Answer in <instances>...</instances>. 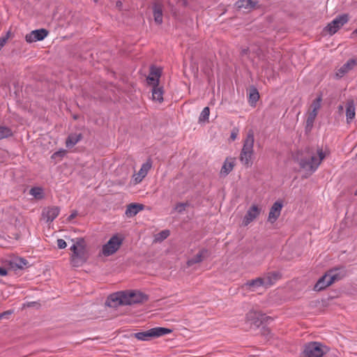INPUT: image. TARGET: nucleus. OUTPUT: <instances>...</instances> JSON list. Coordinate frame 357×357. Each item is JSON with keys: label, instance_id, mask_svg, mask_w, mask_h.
Listing matches in <instances>:
<instances>
[{"label": "nucleus", "instance_id": "nucleus-30", "mask_svg": "<svg viewBox=\"0 0 357 357\" xmlns=\"http://www.w3.org/2000/svg\"><path fill=\"white\" fill-rule=\"evenodd\" d=\"M28 264V261L26 259L24 258H19L17 259L15 262H10V266L12 268H20L22 269L24 268V266H26Z\"/></svg>", "mask_w": 357, "mask_h": 357}, {"label": "nucleus", "instance_id": "nucleus-5", "mask_svg": "<svg viewBox=\"0 0 357 357\" xmlns=\"http://www.w3.org/2000/svg\"><path fill=\"white\" fill-rule=\"evenodd\" d=\"M294 161L299 164L301 169L309 172L310 174L314 172L320 165V162H317V158L314 155L310 156V158H299V153L294 157Z\"/></svg>", "mask_w": 357, "mask_h": 357}, {"label": "nucleus", "instance_id": "nucleus-18", "mask_svg": "<svg viewBox=\"0 0 357 357\" xmlns=\"http://www.w3.org/2000/svg\"><path fill=\"white\" fill-rule=\"evenodd\" d=\"M333 284V282H330V278L327 272L322 275L316 282L313 289L316 291H320L325 289L326 287Z\"/></svg>", "mask_w": 357, "mask_h": 357}, {"label": "nucleus", "instance_id": "nucleus-39", "mask_svg": "<svg viewBox=\"0 0 357 357\" xmlns=\"http://www.w3.org/2000/svg\"><path fill=\"white\" fill-rule=\"evenodd\" d=\"M169 234H170V232L169 230H167V229L162 230V231H160L158 234V235L160 236L159 238L160 240H164L169 236Z\"/></svg>", "mask_w": 357, "mask_h": 357}, {"label": "nucleus", "instance_id": "nucleus-48", "mask_svg": "<svg viewBox=\"0 0 357 357\" xmlns=\"http://www.w3.org/2000/svg\"><path fill=\"white\" fill-rule=\"evenodd\" d=\"M314 122V119H310V118L307 117V120H306V122H305V125L308 126H313Z\"/></svg>", "mask_w": 357, "mask_h": 357}, {"label": "nucleus", "instance_id": "nucleus-49", "mask_svg": "<svg viewBox=\"0 0 357 357\" xmlns=\"http://www.w3.org/2000/svg\"><path fill=\"white\" fill-rule=\"evenodd\" d=\"M250 52V50L248 47L247 48H243L241 50V56H245V55H247Z\"/></svg>", "mask_w": 357, "mask_h": 357}, {"label": "nucleus", "instance_id": "nucleus-3", "mask_svg": "<svg viewBox=\"0 0 357 357\" xmlns=\"http://www.w3.org/2000/svg\"><path fill=\"white\" fill-rule=\"evenodd\" d=\"M172 330L164 327L152 328L146 331L138 332L130 335L131 337H135L138 340L149 341L152 338L159 337L171 333Z\"/></svg>", "mask_w": 357, "mask_h": 357}, {"label": "nucleus", "instance_id": "nucleus-9", "mask_svg": "<svg viewBox=\"0 0 357 357\" xmlns=\"http://www.w3.org/2000/svg\"><path fill=\"white\" fill-rule=\"evenodd\" d=\"M89 254L86 248H79L75 255L70 257V263L73 267H80L89 259Z\"/></svg>", "mask_w": 357, "mask_h": 357}, {"label": "nucleus", "instance_id": "nucleus-38", "mask_svg": "<svg viewBox=\"0 0 357 357\" xmlns=\"http://www.w3.org/2000/svg\"><path fill=\"white\" fill-rule=\"evenodd\" d=\"M152 165V162L151 159H149L145 163H144L141 167L142 169V171H144L146 172H148V171L151 169Z\"/></svg>", "mask_w": 357, "mask_h": 357}, {"label": "nucleus", "instance_id": "nucleus-13", "mask_svg": "<svg viewBox=\"0 0 357 357\" xmlns=\"http://www.w3.org/2000/svg\"><path fill=\"white\" fill-rule=\"evenodd\" d=\"M282 207L283 202L282 200L276 201L270 208L268 220L271 223L275 222L279 218Z\"/></svg>", "mask_w": 357, "mask_h": 357}, {"label": "nucleus", "instance_id": "nucleus-58", "mask_svg": "<svg viewBox=\"0 0 357 357\" xmlns=\"http://www.w3.org/2000/svg\"><path fill=\"white\" fill-rule=\"evenodd\" d=\"M356 157H357V153H356Z\"/></svg>", "mask_w": 357, "mask_h": 357}, {"label": "nucleus", "instance_id": "nucleus-56", "mask_svg": "<svg viewBox=\"0 0 357 357\" xmlns=\"http://www.w3.org/2000/svg\"><path fill=\"white\" fill-rule=\"evenodd\" d=\"M353 33L357 34V29L353 32Z\"/></svg>", "mask_w": 357, "mask_h": 357}, {"label": "nucleus", "instance_id": "nucleus-6", "mask_svg": "<svg viewBox=\"0 0 357 357\" xmlns=\"http://www.w3.org/2000/svg\"><path fill=\"white\" fill-rule=\"evenodd\" d=\"M123 238L118 234L112 236L109 240L102 246V252L106 256L114 254L123 243Z\"/></svg>", "mask_w": 357, "mask_h": 357}, {"label": "nucleus", "instance_id": "nucleus-2", "mask_svg": "<svg viewBox=\"0 0 357 357\" xmlns=\"http://www.w3.org/2000/svg\"><path fill=\"white\" fill-rule=\"evenodd\" d=\"M254 142L255 137L253 131L249 130L243 142V146L239 156L240 161L246 168L250 167L253 163Z\"/></svg>", "mask_w": 357, "mask_h": 357}, {"label": "nucleus", "instance_id": "nucleus-43", "mask_svg": "<svg viewBox=\"0 0 357 357\" xmlns=\"http://www.w3.org/2000/svg\"><path fill=\"white\" fill-rule=\"evenodd\" d=\"M317 113L318 111L312 109V112H310L307 117L315 120V118L317 116Z\"/></svg>", "mask_w": 357, "mask_h": 357}, {"label": "nucleus", "instance_id": "nucleus-41", "mask_svg": "<svg viewBox=\"0 0 357 357\" xmlns=\"http://www.w3.org/2000/svg\"><path fill=\"white\" fill-rule=\"evenodd\" d=\"M13 312L14 311L13 310H9L5 311L2 313H0L1 319H3V318L8 319V317L13 313Z\"/></svg>", "mask_w": 357, "mask_h": 357}, {"label": "nucleus", "instance_id": "nucleus-26", "mask_svg": "<svg viewBox=\"0 0 357 357\" xmlns=\"http://www.w3.org/2000/svg\"><path fill=\"white\" fill-rule=\"evenodd\" d=\"M257 1L254 0H238L236 5L238 8L253 9L256 8Z\"/></svg>", "mask_w": 357, "mask_h": 357}, {"label": "nucleus", "instance_id": "nucleus-32", "mask_svg": "<svg viewBox=\"0 0 357 357\" xmlns=\"http://www.w3.org/2000/svg\"><path fill=\"white\" fill-rule=\"evenodd\" d=\"M210 114V109L208 107H206L203 109L199 117V122L208 121Z\"/></svg>", "mask_w": 357, "mask_h": 357}, {"label": "nucleus", "instance_id": "nucleus-50", "mask_svg": "<svg viewBox=\"0 0 357 357\" xmlns=\"http://www.w3.org/2000/svg\"><path fill=\"white\" fill-rule=\"evenodd\" d=\"M312 128H313V126H306V125H305V132H306L307 134V133H309V132H311V130H312Z\"/></svg>", "mask_w": 357, "mask_h": 357}, {"label": "nucleus", "instance_id": "nucleus-37", "mask_svg": "<svg viewBox=\"0 0 357 357\" xmlns=\"http://www.w3.org/2000/svg\"><path fill=\"white\" fill-rule=\"evenodd\" d=\"M66 153V150L61 149V150L54 153L53 155H52V158H61L64 157Z\"/></svg>", "mask_w": 357, "mask_h": 357}, {"label": "nucleus", "instance_id": "nucleus-34", "mask_svg": "<svg viewBox=\"0 0 357 357\" xmlns=\"http://www.w3.org/2000/svg\"><path fill=\"white\" fill-rule=\"evenodd\" d=\"M322 101V94L321 93L317 96V98H315L311 105V107L314 110L318 111L319 108L321 107V102Z\"/></svg>", "mask_w": 357, "mask_h": 357}, {"label": "nucleus", "instance_id": "nucleus-4", "mask_svg": "<svg viewBox=\"0 0 357 357\" xmlns=\"http://www.w3.org/2000/svg\"><path fill=\"white\" fill-rule=\"evenodd\" d=\"M326 347L318 342H310L304 345V357H322L326 353Z\"/></svg>", "mask_w": 357, "mask_h": 357}, {"label": "nucleus", "instance_id": "nucleus-21", "mask_svg": "<svg viewBox=\"0 0 357 357\" xmlns=\"http://www.w3.org/2000/svg\"><path fill=\"white\" fill-rule=\"evenodd\" d=\"M355 102L352 99H349L346 105V117L347 122L350 123L355 117Z\"/></svg>", "mask_w": 357, "mask_h": 357}, {"label": "nucleus", "instance_id": "nucleus-47", "mask_svg": "<svg viewBox=\"0 0 357 357\" xmlns=\"http://www.w3.org/2000/svg\"><path fill=\"white\" fill-rule=\"evenodd\" d=\"M79 250V247L75 244L74 243L71 247H70V250L72 251V255H75V252H77Z\"/></svg>", "mask_w": 357, "mask_h": 357}, {"label": "nucleus", "instance_id": "nucleus-28", "mask_svg": "<svg viewBox=\"0 0 357 357\" xmlns=\"http://www.w3.org/2000/svg\"><path fill=\"white\" fill-rule=\"evenodd\" d=\"M161 75H162V69L152 65L150 67L149 75L147 77H151V78L153 79L154 80L157 79L158 83H159L160 77Z\"/></svg>", "mask_w": 357, "mask_h": 357}, {"label": "nucleus", "instance_id": "nucleus-14", "mask_svg": "<svg viewBox=\"0 0 357 357\" xmlns=\"http://www.w3.org/2000/svg\"><path fill=\"white\" fill-rule=\"evenodd\" d=\"M357 65L356 59H349L342 67H340L335 73V77L337 79L342 78L344 75L348 73L350 70Z\"/></svg>", "mask_w": 357, "mask_h": 357}, {"label": "nucleus", "instance_id": "nucleus-40", "mask_svg": "<svg viewBox=\"0 0 357 357\" xmlns=\"http://www.w3.org/2000/svg\"><path fill=\"white\" fill-rule=\"evenodd\" d=\"M57 246L59 249H64L66 248L67 243L63 239L59 238L57 240Z\"/></svg>", "mask_w": 357, "mask_h": 357}, {"label": "nucleus", "instance_id": "nucleus-46", "mask_svg": "<svg viewBox=\"0 0 357 357\" xmlns=\"http://www.w3.org/2000/svg\"><path fill=\"white\" fill-rule=\"evenodd\" d=\"M77 215V211H74L69 216L68 218H67V220L68 221H71L72 220H73L76 216Z\"/></svg>", "mask_w": 357, "mask_h": 357}, {"label": "nucleus", "instance_id": "nucleus-53", "mask_svg": "<svg viewBox=\"0 0 357 357\" xmlns=\"http://www.w3.org/2000/svg\"><path fill=\"white\" fill-rule=\"evenodd\" d=\"M116 6L118 8H121L122 6V2L121 1H117L116 2Z\"/></svg>", "mask_w": 357, "mask_h": 357}, {"label": "nucleus", "instance_id": "nucleus-55", "mask_svg": "<svg viewBox=\"0 0 357 357\" xmlns=\"http://www.w3.org/2000/svg\"><path fill=\"white\" fill-rule=\"evenodd\" d=\"M183 6H187V1L186 0H183Z\"/></svg>", "mask_w": 357, "mask_h": 357}, {"label": "nucleus", "instance_id": "nucleus-27", "mask_svg": "<svg viewBox=\"0 0 357 357\" xmlns=\"http://www.w3.org/2000/svg\"><path fill=\"white\" fill-rule=\"evenodd\" d=\"M245 285L248 286L252 291H254L255 288L261 286H266V280L264 278H257L255 280L248 281Z\"/></svg>", "mask_w": 357, "mask_h": 357}, {"label": "nucleus", "instance_id": "nucleus-8", "mask_svg": "<svg viewBox=\"0 0 357 357\" xmlns=\"http://www.w3.org/2000/svg\"><path fill=\"white\" fill-rule=\"evenodd\" d=\"M349 20L348 14H342L336 17L331 22H330L324 29L331 36L335 34L344 24Z\"/></svg>", "mask_w": 357, "mask_h": 357}, {"label": "nucleus", "instance_id": "nucleus-42", "mask_svg": "<svg viewBox=\"0 0 357 357\" xmlns=\"http://www.w3.org/2000/svg\"><path fill=\"white\" fill-rule=\"evenodd\" d=\"M317 154H318V156L319 158V160L318 162H320V163H321V161L325 158L326 154L323 151L322 149H319V148L317 149Z\"/></svg>", "mask_w": 357, "mask_h": 357}, {"label": "nucleus", "instance_id": "nucleus-15", "mask_svg": "<svg viewBox=\"0 0 357 357\" xmlns=\"http://www.w3.org/2000/svg\"><path fill=\"white\" fill-rule=\"evenodd\" d=\"M260 208H259L257 205H252L246 212L243 220V225L244 226L248 225L260 214Z\"/></svg>", "mask_w": 357, "mask_h": 357}, {"label": "nucleus", "instance_id": "nucleus-31", "mask_svg": "<svg viewBox=\"0 0 357 357\" xmlns=\"http://www.w3.org/2000/svg\"><path fill=\"white\" fill-rule=\"evenodd\" d=\"M29 193L38 199L43 198V190L41 188L33 187L31 188Z\"/></svg>", "mask_w": 357, "mask_h": 357}, {"label": "nucleus", "instance_id": "nucleus-1", "mask_svg": "<svg viewBox=\"0 0 357 357\" xmlns=\"http://www.w3.org/2000/svg\"><path fill=\"white\" fill-rule=\"evenodd\" d=\"M149 300V296L137 290H126L111 294L107 298L105 305L111 307L119 305H132L144 303Z\"/></svg>", "mask_w": 357, "mask_h": 357}, {"label": "nucleus", "instance_id": "nucleus-7", "mask_svg": "<svg viewBox=\"0 0 357 357\" xmlns=\"http://www.w3.org/2000/svg\"><path fill=\"white\" fill-rule=\"evenodd\" d=\"M246 319L248 321L251 322V324H253L257 327L264 324H268L270 321H273L272 317L266 316L261 312L255 310L250 311L246 314Z\"/></svg>", "mask_w": 357, "mask_h": 357}, {"label": "nucleus", "instance_id": "nucleus-44", "mask_svg": "<svg viewBox=\"0 0 357 357\" xmlns=\"http://www.w3.org/2000/svg\"><path fill=\"white\" fill-rule=\"evenodd\" d=\"M238 130L237 129H234L231 132V135H230V138L232 139V140H235L236 137H237V135H238Z\"/></svg>", "mask_w": 357, "mask_h": 357}, {"label": "nucleus", "instance_id": "nucleus-23", "mask_svg": "<svg viewBox=\"0 0 357 357\" xmlns=\"http://www.w3.org/2000/svg\"><path fill=\"white\" fill-rule=\"evenodd\" d=\"M229 160L230 161L229 162V158H227L226 159L220 171V173L225 176L228 175L233 170V168L235 165L234 162L236 158H230Z\"/></svg>", "mask_w": 357, "mask_h": 357}, {"label": "nucleus", "instance_id": "nucleus-25", "mask_svg": "<svg viewBox=\"0 0 357 357\" xmlns=\"http://www.w3.org/2000/svg\"><path fill=\"white\" fill-rule=\"evenodd\" d=\"M282 274L279 271H272L267 273L264 278L266 280V286L272 285L275 281L280 279Z\"/></svg>", "mask_w": 357, "mask_h": 357}, {"label": "nucleus", "instance_id": "nucleus-57", "mask_svg": "<svg viewBox=\"0 0 357 357\" xmlns=\"http://www.w3.org/2000/svg\"><path fill=\"white\" fill-rule=\"evenodd\" d=\"M98 0H93L95 3H97Z\"/></svg>", "mask_w": 357, "mask_h": 357}, {"label": "nucleus", "instance_id": "nucleus-12", "mask_svg": "<svg viewBox=\"0 0 357 357\" xmlns=\"http://www.w3.org/2000/svg\"><path fill=\"white\" fill-rule=\"evenodd\" d=\"M147 82L149 85L153 86L152 89V96L153 99L162 102L163 101V87L159 86L157 79L154 80L151 77L146 78Z\"/></svg>", "mask_w": 357, "mask_h": 357}, {"label": "nucleus", "instance_id": "nucleus-35", "mask_svg": "<svg viewBox=\"0 0 357 357\" xmlns=\"http://www.w3.org/2000/svg\"><path fill=\"white\" fill-rule=\"evenodd\" d=\"M71 241H75V243L79 248H86V241L84 238H77L75 240L72 239Z\"/></svg>", "mask_w": 357, "mask_h": 357}, {"label": "nucleus", "instance_id": "nucleus-19", "mask_svg": "<svg viewBox=\"0 0 357 357\" xmlns=\"http://www.w3.org/2000/svg\"><path fill=\"white\" fill-rule=\"evenodd\" d=\"M162 8L163 6L160 2L155 1L153 4L154 21L157 24L162 23Z\"/></svg>", "mask_w": 357, "mask_h": 357}, {"label": "nucleus", "instance_id": "nucleus-24", "mask_svg": "<svg viewBox=\"0 0 357 357\" xmlns=\"http://www.w3.org/2000/svg\"><path fill=\"white\" fill-rule=\"evenodd\" d=\"M248 97V102L250 105L252 107H255L257 102L259 99V93L257 88H255V86H251L249 89Z\"/></svg>", "mask_w": 357, "mask_h": 357}, {"label": "nucleus", "instance_id": "nucleus-20", "mask_svg": "<svg viewBox=\"0 0 357 357\" xmlns=\"http://www.w3.org/2000/svg\"><path fill=\"white\" fill-rule=\"evenodd\" d=\"M144 207L145 206L142 204L131 203L127 206V208L126 210V215L130 218L134 217L139 211H142L144 208Z\"/></svg>", "mask_w": 357, "mask_h": 357}, {"label": "nucleus", "instance_id": "nucleus-11", "mask_svg": "<svg viewBox=\"0 0 357 357\" xmlns=\"http://www.w3.org/2000/svg\"><path fill=\"white\" fill-rule=\"evenodd\" d=\"M49 34L48 30L46 29H39L31 31L25 36V40L28 43L44 40Z\"/></svg>", "mask_w": 357, "mask_h": 357}, {"label": "nucleus", "instance_id": "nucleus-17", "mask_svg": "<svg viewBox=\"0 0 357 357\" xmlns=\"http://www.w3.org/2000/svg\"><path fill=\"white\" fill-rule=\"evenodd\" d=\"M209 255V252L207 249L203 248L200 250L198 253H197L192 258L189 259L187 261V265L188 266H191L195 264H198L202 262L205 258L208 257Z\"/></svg>", "mask_w": 357, "mask_h": 357}, {"label": "nucleus", "instance_id": "nucleus-22", "mask_svg": "<svg viewBox=\"0 0 357 357\" xmlns=\"http://www.w3.org/2000/svg\"><path fill=\"white\" fill-rule=\"evenodd\" d=\"M83 138L82 133H71L66 140V146L68 148L73 147L78 142Z\"/></svg>", "mask_w": 357, "mask_h": 357}, {"label": "nucleus", "instance_id": "nucleus-45", "mask_svg": "<svg viewBox=\"0 0 357 357\" xmlns=\"http://www.w3.org/2000/svg\"><path fill=\"white\" fill-rule=\"evenodd\" d=\"M8 274V271L6 268L0 266V275L6 276Z\"/></svg>", "mask_w": 357, "mask_h": 357}, {"label": "nucleus", "instance_id": "nucleus-29", "mask_svg": "<svg viewBox=\"0 0 357 357\" xmlns=\"http://www.w3.org/2000/svg\"><path fill=\"white\" fill-rule=\"evenodd\" d=\"M13 135L12 130L6 126H0V140L10 137Z\"/></svg>", "mask_w": 357, "mask_h": 357}, {"label": "nucleus", "instance_id": "nucleus-10", "mask_svg": "<svg viewBox=\"0 0 357 357\" xmlns=\"http://www.w3.org/2000/svg\"><path fill=\"white\" fill-rule=\"evenodd\" d=\"M327 273L330 278V282L335 283L343 279L347 274L345 266H336L329 269Z\"/></svg>", "mask_w": 357, "mask_h": 357}, {"label": "nucleus", "instance_id": "nucleus-52", "mask_svg": "<svg viewBox=\"0 0 357 357\" xmlns=\"http://www.w3.org/2000/svg\"><path fill=\"white\" fill-rule=\"evenodd\" d=\"M37 304L36 302H29L26 304V306L30 307H34Z\"/></svg>", "mask_w": 357, "mask_h": 357}, {"label": "nucleus", "instance_id": "nucleus-54", "mask_svg": "<svg viewBox=\"0 0 357 357\" xmlns=\"http://www.w3.org/2000/svg\"><path fill=\"white\" fill-rule=\"evenodd\" d=\"M337 109H338V111H339L340 112H343V110H344V107H343V105H340L338 106Z\"/></svg>", "mask_w": 357, "mask_h": 357}, {"label": "nucleus", "instance_id": "nucleus-51", "mask_svg": "<svg viewBox=\"0 0 357 357\" xmlns=\"http://www.w3.org/2000/svg\"><path fill=\"white\" fill-rule=\"evenodd\" d=\"M147 172H144V171H142V169H140L139 172V175L142 176V178H144L145 177V176L146 175Z\"/></svg>", "mask_w": 357, "mask_h": 357}, {"label": "nucleus", "instance_id": "nucleus-33", "mask_svg": "<svg viewBox=\"0 0 357 357\" xmlns=\"http://www.w3.org/2000/svg\"><path fill=\"white\" fill-rule=\"evenodd\" d=\"M190 204L188 202H178L177 203L174 209L178 213H183L185 210L186 207L190 206Z\"/></svg>", "mask_w": 357, "mask_h": 357}, {"label": "nucleus", "instance_id": "nucleus-36", "mask_svg": "<svg viewBox=\"0 0 357 357\" xmlns=\"http://www.w3.org/2000/svg\"><path fill=\"white\" fill-rule=\"evenodd\" d=\"M10 32L8 31L6 36L0 38V50L6 43V42L10 36Z\"/></svg>", "mask_w": 357, "mask_h": 357}, {"label": "nucleus", "instance_id": "nucleus-16", "mask_svg": "<svg viewBox=\"0 0 357 357\" xmlns=\"http://www.w3.org/2000/svg\"><path fill=\"white\" fill-rule=\"evenodd\" d=\"M60 208L59 206H50L45 208L42 215L47 218V222H52L59 214Z\"/></svg>", "mask_w": 357, "mask_h": 357}]
</instances>
